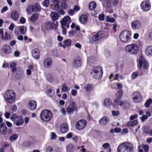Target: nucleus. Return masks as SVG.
<instances>
[{"label": "nucleus", "instance_id": "nucleus-1", "mask_svg": "<svg viewBox=\"0 0 152 152\" xmlns=\"http://www.w3.org/2000/svg\"><path fill=\"white\" fill-rule=\"evenodd\" d=\"M134 147L133 144L130 142H126L119 144L117 152H134Z\"/></svg>", "mask_w": 152, "mask_h": 152}, {"label": "nucleus", "instance_id": "nucleus-2", "mask_svg": "<svg viewBox=\"0 0 152 152\" xmlns=\"http://www.w3.org/2000/svg\"><path fill=\"white\" fill-rule=\"evenodd\" d=\"M4 100L7 104H12L15 101L16 96L15 93L12 90H7L3 95Z\"/></svg>", "mask_w": 152, "mask_h": 152}, {"label": "nucleus", "instance_id": "nucleus-3", "mask_svg": "<svg viewBox=\"0 0 152 152\" xmlns=\"http://www.w3.org/2000/svg\"><path fill=\"white\" fill-rule=\"evenodd\" d=\"M53 116L52 112L49 110L45 109L42 110L40 114L41 120L44 122H49L50 121Z\"/></svg>", "mask_w": 152, "mask_h": 152}, {"label": "nucleus", "instance_id": "nucleus-4", "mask_svg": "<svg viewBox=\"0 0 152 152\" xmlns=\"http://www.w3.org/2000/svg\"><path fill=\"white\" fill-rule=\"evenodd\" d=\"M131 32L125 29L122 31L119 35L120 40L122 42L125 43L129 41L131 39Z\"/></svg>", "mask_w": 152, "mask_h": 152}, {"label": "nucleus", "instance_id": "nucleus-5", "mask_svg": "<svg viewBox=\"0 0 152 152\" xmlns=\"http://www.w3.org/2000/svg\"><path fill=\"white\" fill-rule=\"evenodd\" d=\"M103 71L102 67L99 65L94 67L92 70L91 74L93 77L96 79H99L102 76Z\"/></svg>", "mask_w": 152, "mask_h": 152}, {"label": "nucleus", "instance_id": "nucleus-6", "mask_svg": "<svg viewBox=\"0 0 152 152\" xmlns=\"http://www.w3.org/2000/svg\"><path fill=\"white\" fill-rule=\"evenodd\" d=\"M126 52L131 55H135L139 51V48L137 45L132 43L127 45L125 48Z\"/></svg>", "mask_w": 152, "mask_h": 152}, {"label": "nucleus", "instance_id": "nucleus-7", "mask_svg": "<svg viewBox=\"0 0 152 152\" xmlns=\"http://www.w3.org/2000/svg\"><path fill=\"white\" fill-rule=\"evenodd\" d=\"M104 31H100L94 35L91 39H89V42L92 44L94 42L98 41L104 37Z\"/></svg>", "mask_w": 152, "mask_h": 152}, {"label": "nucleus", "instance_id": "nucleus-8", "mask_svg": "<svg viewBox=\"0 0 152 152\" xmlns=\"http://www.w3.org/2000/svg\"><path fill=\"white\" fill-rule=\"evenodd\" d=\"M10 118L14 121V124L17 126L22 125L24 123V120L20 116H18L17 115L14 114L11 116Z\"/></svg>", "mask_w": 152, "mask_h": 152}, {"label": "nucleus", "instance_id": "nucleus-9", "mask_svg": "<svg viewBox=\"0 0 152 152\" xmlns=\"http://www.w3.org/2000/svg\"><path fill=\"white\" fill-rule=\"evenodd\" d=\"M66 111L68 114L71 115L73 113L74 111L77 112L78 108L77 104L74 101H72L66 108Z\"/></svg>", "mask_w": 152, "mask_h": 152}, {"label": "nucleus", "instance_id": "nucleus-10", "mask_svg": "<svg viewBox=\"0 0 152 152\" xmlns=\"http://www.w3.org/2000/svg\"><path fill=\"white\" fill-rule=\"evenodd\" d=\"M116 96L114 99V102L120 106H122L125 104V101H124L121 99L123 96V92L122 91L119 90L117 94H116Z\"/></svg>", "mask_w": 152, "mask_h": 152}, {"label": "nucleus", "instance_id": "nucleus-11", "mask_svg": "<svg viewBox=\"0 0 152 152\" xmlns=\"http://www.w3.org/2000/svg\"><path fill=\"white\" fill-rule=\"evenodd\" d=\"M70 18L69 16H65L60 21L62 28H68L69 27V24L70 22Z\"/></svg>", "mask_w": 152, "mask_h": 152}, {"label": "nucleus", "instance_id": "nucleus-12", "mask_svg": "<svg viewBox=\"0 0 152 152\" xmlns=\"http://www.w3.org/2000/svg\"><path fill=\"white\" fill-rule=\"evenodd\" d=\"M132 99L136 103H139L142 101L143 97L141 94L139 92L136 91L132 95Z\"/></svg>", "mask_w": 152, "mask_h": 152}, {"label": "nucleus", "instance_id": "nucleus-13", "mask_svg": "<svg viewBox=\"0 0 152 152\" xmlns=\"http://www.w3.org/2000/svg\"><path fill=\"white\" fill-rule=\"evenodd\" d=\"M87 124V121L84 119H81L78 121L75 124L76 128L79 130L83 129Z\"/></svg>", "mask_w": 152, "mask_h": 152}, {"label": "nucleus", "instance_id": "nucleus-14", "mask_svg": "<svg viewBox=\"0 0 152 152\" xmlns=\"http://www.w3.org/2000/svg\"><path fill=\"white\" fill-rule=\"evenodd\" d=\"M151 3L149 0H145L141 4V7L143 11L149 10L151 8Z\"/></svg>", "mask_w": 152, "mask_h": 152}, {"label": "nucleus", "instance_id": "nucleus-15", "mask_svg": "<svg viewBox=\"0 0 152 152\" xmlns=\"http://www.w3.org/2000/svg\"><path fill=\"white\" fill-rule=\"evenodd\" d=\"M45 26L46 28H56L58 27V22L56 21L51 23L50 21H47L45 22Z\"/></svg>", "mask_w": 152, "mask_h": 152}, {"label": "nucleus", "instance_id": "nucleus-16", "mask_svg": "<svg viewBox=\"0 0 152 152\" xmlns=\"http://www.w3.org/2000/svg\"><path fill=\"white\" fill-rule=\"evenodd\" d=\"M139 66L140 69H141L142 67L145 69H148L149 65L148 62L145 60L140 59L139 61Z\"/></svg>", "mask_w": 152, "mask_h": 152}, {"label": "nucleus", "instance_id": "nucleus-17", "mask_svg": "<svg viewBox=\"0 0 152 152\" xmlns=\"http://www.w3.org/2000/svg\"><path fill=\"white\" fill-rule=\"evenodd\" d=\"M81 59L80 57H77L75 58L72 62L75 68L80 67L82 64Z\"/></svg>", "mask_w": 152, "mask_h": 152}, {"label": "nucleus", "instance_id": "nucleus-18", "mask_svg": "<svg viewBox=\"0 0 152 152\" xmlns=\"http://www.w3.org/2000/svg\"><path fill=\"white\" fill-rule=\"evenodd\" d=\"M31 54L32 56L35 59H38L40 57V50L37 48L33 49Z\"/></svg>", "mask_w": 152, "mask_h": 152}, {"label": "nucleus", "instance_id": "nucleus-19", "mask_svg": "<svg viewBox=\"0 0 152 152\" xmlns=\"http://www.w3.org/2000/svg\"><path fill=\"white\" fill-rule=\"evenodd\" d=\"M52 64V59L50 58H45L43 61V64L44 67L48 68L51 66Z\"/></svg>", "mask_w": 152, "mask_h": 152}, {"label": "nucleus", "instance_id": "nucleus-20", "mask_svg": "<svg viewBox=\"0 0 152 152\" xmlns=\"http://www.w3.org/2000/svg\"><path fill=\"white\" fill-rule=\"evenodd\" d=\"M87 62L90 65L92 66H94L97 63L96 58L93 56L88 57L87 58Z\"/></svg>", "mask_w": 152, "mask_h": 152}, {"label": "nucleus", "instance_id": "nucleus-21", "mask_svg": "<svg viewBox=\"0 0 152 152\" xmlns=\"http://www.w3.org/2000/svg\"><path fill=\"white\" fill-rule=\"evenodd\" d=\"M109 118L106 116H104L99 121V123L101 126H105L109 122Z\"/></svg>", "mask_w": 152, "mask_h": 152}, {"label": "nucleus", "instance_id": "nucleus-22", "mask_svg": "<svg viewBox=\"0 0 152 152\" xmlns=\"http://www.w3.org/2000/svg\"><path fill=\"white\" fill-rule=\"evenodd\" d=\"M37 107L36 102L34 100H31L28 103V107L29 109L31 110H34Z\"/></svg>", "mask_w": 152, "mask_h": 152}, {"label": "nucleus", "instance_id": "nucleus-23", "mask_svg": "<svg viewBox=\"0 0 152 152\" xmlns=\"http://www.w3.org/2000/svg\"><path fill=\"white\" fill-rule=\"evenodd\" d=\"M53 2V6L52 8L53 10H58L61 9V5L59 4L60 2L58 0H54Z\"/></svg>", "mask_w": 152, "mask_h": 152}, {"label": "nucleus", "instance_id": "nucleus-24", "mask_svg": "<svg viewBox=\"0 0 152 152\" xmlns=\"http://www.w3.org/2000/svg\"><path fill=\"white\" fill-rule=\"evenodd\" d=\"M68 128L67 124L64 123L61 124L60 127L61 132L63 133H64L66 132L68 130Z\"/></svg>", "mask_w": 152, "mask_h": 152}, {"label": "nucleus", "instance_id": "nucleus-25", "mask_svg": "<svg viewBox=\"0 0 152 152\" xmlns=\"http://www.w3.org/2000/svg\"><path fill=\"white\" fill-rule=\"evenodd\" d=\"M140 22L137 20H134L131 23V26L132 28H140Z\"/></svg>", "mask_w": 152, "mask_h": 152}, {"label": "nucleus", "instance_id": "nucleus-26", "mask_svg": "<svg viewBox=\"0 0 152 152\" xmlns=\"http://www.w3.org/2000/svg\"><path fill=\"white\" fill-rule=\"evenodd\" d=\"M11 18L14 20H17L19 18V13L16 10L13 11L11 14Z\"/></svg>", "mask_w": 152, "mask_h": 152}, {"label": "nucleus", "instance_id": "nucleus-27", "mask_svg": "<svg viewBox=\"0 0 152 152\" xmlns=\"http://www.w3.org/2000/svg\"><path fill=\"white\" fill-rule=\"evenodd\" d=\"M84 88L86 91L88 92H91L93 88V85L90 83L86 84L85 85Z\"/></svg>", "mask_w": 152, "mask_h": 152}, {"label": "nucleus", "instance_id": "nucleus-28", "mask_svg": "<svg viewBox=\"0 0 152 152\" xmlns=\"http://www.w3.org/2000/svg\"><path fill=\"white\" fill-rule=\"evenodd\" d=\"M50 17L53 21H56L59 18L58 14L57 13L52 12L50 14Z\"/></svg>", "mask_w": 152, "mask_h": 152}, {"label": "nucleus", "instance_id": "nucleus-29", "mask_svg": "<svg viewBox=\"0 0 152 152\" xmlns=\"http://www.w3.org/2000/svg\"><path fill=\"white\" fill-rule=\"evenodd\" d=\"M3 51L6 54H9L11 51V49L8 45H5L3 47Z\"/></svg>", "mask_w": 152, "mask_h": 152}, {"label": "nucleus", "instance_id": "nucleus-30", "mask_svg": "<svg viewBox=\"0 0 152 152\" xmlns=\"http://www.w3.org/2000/svg\"><path fill=\"white\" fill-rule=\"evenodd\" d=\"M104 103L105 106L108 107L111 105L112 102L110 99L106 98L104 100Z\"/></svg>", "mask_w": 152, "mask_h": 152}, {"label": "nucleus", "instance_id": "nucleus-31", "mask_svg": "<svg viewBox=\"0 0 152 152\" xmlns=\"http://www.w3.org/2000/svg\"><path fill=\"white\" fill-rule=\"evenodd\" d=\"M144 133L146 134H149L152 136V130H150L149 127L145 126L144 127L143 130Z\"/></svg>", "mask_w": 152, "mask_h": 152}, {"label": "nucleus", "instance_id": "nucleus-32", "mask_svg": "<svg viewBox=\"0 0 152 152\" xmlns=\"http://www.w3.org/2000/svg\"><path fill=\"white\" fill-rule=\"evenodd\" d=\"M79 20L80 22L82 24L86 23L88 20V18L86 15H83L80 17Z\"/></svg>", "mask_w": 152, "mask_h": 152}, {"label": "nucleus", "instance_id": "nucleus-33", "mask_svg": "<svg viewBox=\"0 0 152 152\" xmlns=\"http://www.w3.org/2000/svg\"><path fill=\"white\" fill-rule=\"evenodd\" d=\"M145 53L148 56H152V46L150 45L147 48Z\"/></svg>", "mask_w": 152, "mask_h": 152}, {"label": "nucleus", "instance_id": "nucleus-34", "mask_svg": "<svg viewBox=\"0 0 152 152\" xmlns=\"http://www.w3.org/2000/svg\"><path fill=\"white\" fill-rule=\"evenodd\" d=\"M34 11L37 12L40 10V7L39 5L37 3H36L33 5H31V8Z\"/></svg>", "mask_w": 152, "mask_h": 152}, {"label": "nucleus", "instance_id": "nucleus-35", "mask_svg": "<svg viewBox=\"0 0 152 152\" xmlns=\"http://www.w3.org/2000/svg\"><path fill=\"white\" fill-rule=\"evenodd\" d=\"M74 145L71 143L68 144L66 147L67 152H73L74 151Z\"/></svg>", "mask_w": 152, "mask_h": 152}, {"label": "nucleus", "instance_id": "nucleus-36", "mask_svg": "<svg viewBox=\"0 0 152 152\" xmlns=\"http://www.w3.org/2000/svg\"><path fill=\"white\" fill-rule=\"evenodd\" d=\"M97 6L96 3L94 1L90 2L88 5L89 8L90 10H93Z\"/></svg>", "mask_w": 152, "mask_h": 152}, {"label": "nucleus", "instance_id": "nucleus-37", "mask_svg": "<svg viewBox=\"0 0 152 152\" xmlns=\"http://www.w3.org/2000/svg\"><path fill=\"white\" fill-rule=\"evenodd\" d=\"M66 0H61L60 3L61 4V9H65L67 7V6L66 4Z\"/></svg>", "mask_w": 152, "mask_h": 152}, {"label": "nucleus", "instance_id": "nucleus-38", "mask_svg": "<svg viewBox=\"0 0 152 152\" xmlns=\"http://www.w3.org/2000/svg\"><path fill=\"white\" fill-rule=\"evenodd\" d=\"M38 14L37 13H34L31 15L30 18V21L32 22L36 21L38 18Z\"/></svg>", "mask_w": 152, "mask_h": 152}, {"label": "nucleus", "instance_id": "nucleus-39", "mask_svg": "<svg viewBox=\"0 0 152 152\" xmlns=\"http://www.w3.org/2000/svg\"><path fill=\"white\" fill-rule=\"evenodd\" d=\"M152 104V99L151 98L149 99L145 102L144 105L146 108H148Z\"/></svg>", "mask_w": 152, "mask_h": 152}, {"label": "nucleus", "instance_id": "nucleus-40", "mask_svg": "<svg viewBox=\"0 0 152 152\" xmlns=\"http://www.w3.org/2000/svg\"><path fill=\"white\" fill-rule=\"evenodd\" d=\"M16 64L15 62H12L10 64V67L12 69V71L13 72L17 70V68L16 67Z\"/></svg>", "mask_w": 152, "mask_h": 152}, {"label": "nucleus", "instance_id": "nucleus-41", "mask_svg": "<svg viewBox=\"0 0 152 152\" xmlns=\"http://www.w3.org/2000/svg\"><path fill=\"white\" fill-rule=\"evenodd\" d=\"M138 121L137 120H134L132 121L129 122L127 123V125L130 126H135L137 123Z\"/></svg>", "mask_w": 152, "mask_h": 152}, {"label": "nucleus", "instance_id": "nucleus-42", "mask_svg": "<svg viewBox=\"0 0 152 152\" xmlns=\"http://www.w3.org/2000/svg\"><path fill=\"white\" fill-rule=\"evenodd\" d=\"M70 90L69 87H68L65 83H64L62 86L61 90L64 92L68 91Z\"/></svg>", "mask_w": 152, "mask_h": 152}, {"label": "nucleus", "instance_id": "nucleus-43", "mask_svg": "<svg viewBox=\"0 0 152 152\" xmlns=\"http://www.w3.org/2000/svg\"><path fill=\"white\" fill-rule=\"evenodd\" d=\"M24 73L22 72H20L19 73L16 74L15 77L18 79H21L23 76Z\"/></svg>", "mask_w": 152, "mask_h": 152}, {"label": "nucleus", "instance_id": "nucleus-44", "mask_svg": "<svg viewBox=\"0 0 152 152\" xmlns=\"http://www.w3.org/2000/svg\"><path fill=\"white\" fill-rule=\"evenodd\" d=\"M47 78L48 80L50 82H52L53 80V77L52 75L50 74H48L47 75Z\"/></svg>", "mask_w": 152, "mask_h": 152}, {"label": "nucleus", "instance_id": "nucleus-45", "mask_svg": "<svg viewBox=\"0 0 152 152\" xmlns=\"http://www.w3.org/2000/svg\"><path fill=\"white\" fill-rule=\"evenodd\" d=\"M64 43L65 45L68 47L71 45V40L69 39L65 40L64 41Z\"/></svg>", "mask_w": 152, "mask_h": 152}, {"label": "nucleus", "instance_id": "nucleus-46", "mask_svg": "<svg viewBox=\"0 0 152 152\" xmlns=\"http://www.w3.org/2000/svg\"><path fill=\"white\" fill-rule=\"evenodd\" d=\"M31 144V142L27 141H25L23 143V146L26 147H28Z\"/></svg>", "mask_w": 152, "mask_h": 152}, {"label": "nucleus", "instance_id": "nucleus-47", "mask_svg": "<svg viewBox=\"0 0 152 152\" xmlns=\"http://www.w3.org/2000/svg\"><path fill=\"white\" fill-rule=\"evenodd\" d=\"M139 73L138 72H134L131 75V78L134 79L137 78L138 76Z\"/></svg>", "mask_w": 152, "mask_h": 152}, {"label": "nucleus", "instance_id": "nucleus-48", "mask_svg": "<svg viewBox=\"0 0 152 152\" xmlns=\"http://www.w3.org/2000/svg\"><path fill=\"white\" fill-rule=\"evenodd\" d=\"M31 8V6H28L26 9V11L27 13L28 14H31L34 12L33 10Z\"/></svg>", "mask_w": 152, "mask_h": 152}, {"label": "nucleus", "instance_id": "nucleus-49", "mask_svg": "<svg viewBox=\"0 0 152 152\" xmlns=\"http://www.w3.org/2000/svg\"><path fill=\"white\" fill-rule=\"evenodd\" d=\"M17 107L16 105H14L12 107V109L10 111V112L11 113H13L15 112L17 110Z\"/></svg>", "mask_w": 152, "mask_h": 152}, {"label": "nucleus", "instance_id": "nucleus-50", "mask_svg": "<svg viewBox=\"0 0 152 152\" xmlns=\"http://www.w3.org/2000/svg\"><path fill=\"white\" fill-rule=\"evenodd\" d=\"M106 20L107 21L111 23H113L115 21V19L113 18H110V17L107 16L106 17Z\"/></svg>", "mask_w": 152, "mask_h": 152}, {"label": "nucleus", "instance_id": "nucleus-51", "mask_svg": "<svg viewBox=\"0 0 152 152\" xmlns=\"http://www.w3.org/2000/svg\"><path fill=\"white\" fill-rule=\"evenodd\" d=\"M142 148L145 152H148V151L149 147L148 145H143L142 146Z\"/></svg>", "mask_w": 152, "mask_h": 152}, {"label": "nucleus", "instance_id": "nucleus-52", "mask_svg": "<svg viewBox=\"0 0 152 152\" xmlns=\"http://www.w3.org/2000/svg\"><path fill=\"white\" fill-rule=\"evenodd\" d=\"M18 137V136L16 134H13L10 137L9 139L10 140H12L16 139Z\"/></svg>", "mask_w": 152, "mask_h": 152}, {"label": "nucleus", "instance_id": "nucleus-53", "mask_svg": "<svg viewBox=\"0 0 152 152\" xmlns=\"http://www.w3.org/2000/svg\"><path fill=\"white\" fill-rule=\"evenodd\" d=\"M49 2L48 0H45L42 2L43 5L45 7H47L49 4Z\"/></svg>", "mask_w": 152, "mask_h": 152}, {"label": "nucleus", "instance_id": "nucleus-54", "mask_svg": "<svg viewBox=\"0 0 152 152\" xmlns=\"http://www.w3.org/2000/svg\"><path fill=\"white\" fill-rule=\"evenodd\" d=\"M104 16L105 15L103 14L99 15L98 17L99 20L101 21L104 20Z\"/></svg>", "mask_w": 152, "mask_h": 152}, {"label": "nucleus", "instance_id": "nucleus-55", "mask_svg": "<svg viewBox=\"0 0 152 152\" xmlns=\"http://www.w3.org/2000/svg\"><path fill=\"white\" fill-rule=\"evenodd\" d=\"M53 151V149L52 147L50 146H47L46 148V152H51Z\"/></svg>", "mask_w": 152, "mask_h": 152}, {"label": "nucleus", "instance_id": "nucleus-56", "mask_svg": "<svg viewBox=\"0 0 152 152\" xmlns=\"http://www.w3.org/2000/svg\"><path fill=\"white\" fill-rule=\"evenodd\" d=\"M71 27L72 28H80V27L77 25H76V24L72 23V25H71Z\"/></svg>", "mask_w": 152, "mask_h": 152}, {"label": "nucleus", "instance_id": "nucleus-57", "mask_svg": "<svg viewBox=\"0 0 152 152\" xmlns=\"http://www.w3.org/2000/svg\"><path fill=\"white\" fill-rule=\"evenodd\" d=\"M7 128L6 127V126H5L3 127V128L2 129V134L3 135H5L7 133Z\"/></svg>", "mask_w": 152, "mask_h": 152}, {"label": "nucleus", "instance_id": "nucleus-58", "mask_svg": "<svg viewBox=\"0 0 152 152\" xmlns=\"http://www.w3.org/2000/svg\"><path fill=\"white\" fill-rule=\"evenodd\" d=\"M103 147L105 149L107 148L110 146V145L109 143L107 142L104 143L102 145Z\"/></svg>", "mask_w": 152, "mask_h": 152}, {"label": "nucleus", "instance_id": "nucleus-59", "mask_svg": "<svg viewBox=\"0 0 152 152\" xmlns=\"http://www.w3.org/2000/svg\"><path fill=\"white\" fill-rule=\"evenodd\" d=\"M138 116V115L137 114H135L134 115H132L130 117V120L131 121H132L134 119L137 118Z\"/></svg>", "mask_w": 152, "mask_h": 152}, {"label": "nucleus", "instance_id": "nucleus-60", "mask_svg": "<svg viewBox=\"0 0 152 152\" xmlns=\"http://www.w3.org/2000/svg\"><path fill=\"white\" fill-rule=\"evenodd\" d=\"M112 114L113 116H118L119 115V113L118 111L113 110L112 111Z\"/></svg>", "mask_w": 152, "mask_h": 152}, {"label": "nucleus", "instance_id": "nucleus-61", "mask_svg": "<svg viewBox=\"0 0 152 152\" xmlns=\"http://www.w3.org/2000/svg\"><path fill=\"white\" fill-rule=\"evenodd\" d=\"M148 118V116L145 115H143L142 117L140 118V119L142 121H144L145 120Z\"/></svg>", "mask_w": 152, "mask_h": 152}, {"label": "nucleus", "instance_id": "nucleus-62", "mask_svg": "<svg viewBox=\"0 0 152 152\" xmlns=\"http://www.w3.org/2000/svg\"><path fill=\"white\" fill-rule=\"evenodd\" d=\"M5 39L6 40H8L11 39L10 35L7 32H5Z\"/></svg>", "mask_w": 152, "mask_h": 152}, {"label": "nucleus", "instance_id": "nucleus-63", "mask_svg": "<svg viewBox=\"0 0 152 152\" xmlns=\"http://www.w3.org/2000/svg\"><path fill=\"white\" fill-rule=\"evenodd\" d=\"M114 131L115 133H119L121 131V129L120 128L116 127L114 129Z\"/></svg>", "mask_w": 152, "mask_h": 152}, {"label": "nucleus", "instance_id": "nucleus-64", "mask_svg": "<svg viewBox=\"0 0 152 152\" xmlns=\"http://www.w3.org/2000/svg\"><path fill=\"white\" fill-rule=\"evenodd\" d=\"M8 9V8L7 6H6L4 7H3L2 8V9L1 10V13H4L5 11H7Z\"/></svg>", "mask_w": 152, "mask_h": 152}]
</instances>
